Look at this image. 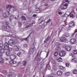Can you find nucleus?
Masks as SVG:
<instances>
[{"mask_svg":"<svg viewBox=\"0 0 77 77\" xmlns=\"http://www.w3.org/2000/svg\"><path fill=\"white\" fill-rule=\"evenodd\" d=\"M36 45V43L35 42H33L32 45H31V49L29 50L28 54L29 55H31V54L36 50V48L35 47Z\"/></svg>","mask_w":77,"mask_h":77,"instance_id":"obj_1","label":"nucleus"},{"mask_svg":"<svg viewBox=\"0 0 77 77\" xmlns=\"http://www.w3.org/2000/svg\"><path fill=\"white\" fill-rule=\"evenodd\" d=\"M63 47L64 48L66 51H70L71 50V48H72V46H68L64 45L63 46Z\"/></svg>","mask_w":77,"mask_h":77,"instance_id":"obj_2","label":"nucleus"},{"mask_svg":"<svg viewBox=\"0 0 77 77\" xmlns=\"http://www.w3.org/2000/svg\"><path fill=\"white\" fill-rule=\"evenodd\" d=\"M60 41L61 42H66V38L65 36L62 35L60 38Z\"/></svg>","mask_w":77,"mask_h":77,"instance_id":"obj_3","label":"nucleus"},{"mask_svg":"<svg viewBox=\"0 0 77 77\" xmlns=\"http://www.w3.org/2000/svg\"><path fill=\"white\" fill-rule=\"evenodd\" d=\"M60 44L59 43H56V45L57 48H56V50L58 52L60 51L61 50V48H60Z\"/></svg>","mask_w":77,"mask_h":77,"instance_id":"obj_4","label":"nucleus"},{"mask_svg":"<svg viewBox=\"0 0 77 77\" xmlns=\"http://www.w3.org/2000/svg\"><path fill=\"white\" fill-rule=\"evenodd\" d=\"M7 8H9V9L10 11H11V9H12L13 10V11H16V9H17V8H15L14 7H13L12 5H8L6 6Z\"/></svg>","mask_w":77,"mask_h":77,"instance_id":"obj_5","label":"nucleus"},{"mask_svg":"<svg viewBox=\"0 0 77 77\" xmlns=\"http://www.w3.org/2000/svg\"><path fill=\"white\" fill-rule=\"evenodd\" d=\"M70 44H75L77 42V40L76 38H72L70 40Z\"/></svg>","mask_w":77,"mask_h":77,"instance_id":"obj_6","label":"nucleus"},{"mask_svg":"<svg viewBox=\"0 0 77 77\" xmlns=\"http://www.w3.org/2000/svg\"><path fill=\"white\" fill-rule=\"evenodd\" d=\"M66 54V52L65 51H61L59 53V56L60 57H63L65 56Z\"/></svg>","mask_w":77,"mask_h":77,"instance_id":"obj_7","label":"nucleus"},{"mask_svg":"<svg viewBox=\"0 0 77 77\" xmlns=\"http://www.w3.org/2000/svg\"><path fill=\"white\" fill-rule=\"evenodd\" d=\"M14 51H18L19 50L20 48L18 46H14L13 47Z\"/></svg>","mask_w":77,"mask_h":77,"instance_id":"obj_8","label":"nucleus"},{"mask_svg":"<svg viewBox=\"0 0 77 77\" xmlns=\"http://www.w3.org/2000/svg\"><path fill=\"white\" fill-rule=\"evenodd\" d=\"M8 24H9V23L8 22H6V24L4 26V28L5 29H9L10 27H9V26L8 25Z\"/></svg>","mask_w":77,"mask_h":77,"instance_id":"obj_9","label":"nucleus"},{"mask_svg":"<svg viewBox=\"0 0 77 77\" xmlns=\"http://www.w3.org/2000/svg\"><path fill=\"white\" fill-rule=\"evenodd\" d=\"M16 56L14 54H11L10 56V59L11 60H14L15 59H16Z\"/></svg>","mask_w":77,"mask_h":77,"instance_id":"obj_10","label":"nucleus"},{"mask_svg":"<svg viewBox=\"0 0 77 77\" xmlns=\"http://www.w3.org/2000/svg\"><path fill=\"white\" fill-rule=\"evenodd\" d=\"M4 48L5 50H8L9 49V44L8 42H5V43Z\"/></svg>","mask_w":77,"mask_h":77,"instance_id":"obj_11","label":"nucleus"},{"mask_svg":"<svg viewBox=\"0 0 77 77\" xmlns=\"http://www.w3.org/2000/svg\"><path fill=\"white\" fill-rule=\"evenodd\" d=\"M69 25V27H71L72 28L73 27L75 26V24H74V23L72 22H70Z\"/></svg>","mask_w":77,"mask_h":77,"instance_id":"obj_12","label":"nucleus"},{"mask_svg":"<svg viewBox=\"0 0 77 77\" xmlns=\"http://www.w3.org/2000/svg\"><path fill=\"white\" fill-rule=\"evenodd\" d=\"M14 44V41H13V40L12 39H10L8 41V45H13Z\"/></svg>","mask_w":77,"mask_h":77,"instance_id":"obj_13","label":"nucleus"},{"mask_svg":"<svg viewBox=\"0 0 77 77\" xmlns=\"http://www.w3.org/2000/svg\"><path fill=\"white\" fill-rule=\"evenodd\" d=\"M17 63V62L14 60L13 61L12 60L10 62V64H11V65H14V64H15L16 63Z\"/></svg>","mask_w":77,"mask_h":77,"instance_id":"obj_14","label":"nucleus"},{"mask_svg":"<svg viewBox=\"0 0 77 77\" xmlns=\"http://www.w3.org/2000/svg\"><path fill=\"white\" fill-rule=\"evenodd\" d=\"M50 39V37L48 36L44 41L45 43H47V41H48Z\"/></svg>","mask_w":77,"mask_h":77,"instance_id":"obj_15","label":"nucleus"},{"mask_svg":"<svg viewBox=\"0 0 77 77\" xmlns=\"http://www.w3.org/2000/svg\"><path fill=\"white\" fill-rule=\"evenodd\" d=\"M57 74L58 75H62V72L61 71H58L57 72Z\"/></svg>","mask_w":77,"mask_h":77,"instance_id":"obj_16","label":"nucleus"},{"mask_svg":"<svg viewBox=\"0 0 77 77\" xmlns=\"http://www.w3.org/2000/svg\"><path fill=\"white\" fill-rule=\"evenodd\" d=\"M63 36H65V37H68L69 36V34L68 32H65L63 34Z\"/></svg>","mask_w":77,"mask_h":77,"instance_id":"obj_17","label":"nucleus"},{"mask_svg":"<svg viewBox=\"0 0 77 77\" xmlns=\"http://www.w3.org/2000/svg\"><path fill=\"white\" fill-rule=\"evenodd\" d=\"M5 62V60L3 58H0V64H2Z\"/></svg>","mask_w":77,"mask_h":77,"instance_id":"obj_18","label":"nucleus"},{"mask_svg":"<svg viewBox=\"0 0 77 77\" xmlns=\"http://www.w3.org/2000/svg\"><path fill=\"white\" fill-rule=\"evenodd\" d=\"M2 73H3V74H5V75H7V74H8V72H7V71L5 70H2Z\"/></svg>","mask_w":77,"mask_h":77,"instance_id":"obj_19","label":"nucleus"},{"mask_svg":"<svg viewBox=\"0 0 77 77\" xmlns=\"http://www.w3.org/2000/svg\"><path fill=\"white\" fill-rule=\"evenodd\" d=\"M17 55L19 57H21L22 56V52L21 51H20L19 53H17Z\"/></svg>","mask_w":77,"mask_h":77,"instance_id":"obj_20","label":"nucleus"},{"mask_svg":"<svg viewBox=\"0 0 77 77\" xmlns=\"http://www.w3.org/2000/svg\"><path fill=\"white\" fill-rule=\"evenodd\" d=\"M70 74L71 73H70V72H68L65 73V75L66 77H67L68 76H69Z\"/></svg>","mask_w":77,"mask_h":77,"instance_id":"obj_21","label":"nucleus"},{"mask_svg":"<svg viewBox=\"0 0 77 77\" xmlns=\"http://www.w3.org/2000/svg\"><path fill=\"white\" fill-rule=\"evenodd\" d=\"M69 15V17L71 18H74V17H75V16H74L73 14L72 13H70Z\"/></svg>","mask_w":77,"mask_h":77,"instance_id":"obj_22","label":"nucleus"},{"mask_svg":"<svg viewBox=\"0 0 77 77\" xmlns=\"http://www.w3.org/2000/svg\"><path fill=\"white\" fill-rule=\"evenodd\" d=\"M0 52L1 53H4L5 52V50L4 49H2L0 50Z\"/></svg>","mask_w":77,"mask_h":77,"instance_id":"obj_23","label":"nucleus"},{"mask_svg":"<svg viewBox=\"0 0 77 77\" xmlns=\"http://www.w3.org/2000/svg\"><path fill=\"white\" fill-rule=\"evenodd\" d=\"M58 62H62V59L61 57L59 58L57 60Z\"/></svg>","mask_w":77,"mask_h":77,"instance_id":"obj_24","label":"nucleus"},{"mask_svg":"<svg viewBox=\"0 0 77 77\" xmlns=\"http://www.w3.org/2000/svg\"><path fill=\"white\" fill-rule=\"evenodd\" d=\"M3 46V43L2 41H0V47H2Z\"/></svg>","mask_w":77,"mask_h":77,"instance_id":"obj_25","label":"nucleus"},{"mask_svg":"<svg viewBox=\"0 0 77 77\" xmlns=\"http://www.w3.org/2000/svg\"><path fill=\"white\" fill-rule=\"evenodd\" d=\"M21 18L22 19V20H24V21H26V17L22 16L21 17Z\"/></svg>","mask_w":77,"mask_h":77,"instance_id":"obj_26","label":"nucleus"},{"mask_svg":"<svg viewBox=\"0 0 77 77\" xmlns=\"http://www.w3.org/2000/svg\"><path fill=\"white\" fill-rule=\"evenodd\" d=\"M41 59H42V58L41 57H39L37 58V62H39L40 61Z\"/></svg>","mask_w":77,"mask_h":77,"instance_id":"obj_27","label":"nucleus"},{"mask_svg":"<svg viewBox=\"0 0 77 77\" xmlns=\"http://www.w3.org/2000/svg\"><path fill=\"white\" fill-rule=\"evenodd\" d=\"M72 60L73 61V62H74V63H76L77 62V59L75 58H74Z\"/></svg>","mask_w":77,"mask_h":77,"instance_id":"obj_28","label":"nucleus"},{"mask_svg":"<svg viewBox=\"0 0 77 77\" xmlns=\"http://www.w3.org/2000/svg\"><path fill=\"white\" fill-rule=\"evenodd\" d=\"M30 35H31V34H30L26 38H24V40H25V41H27L29 39V37L30 36Z\"/></svg>","mask_w":77,"mask_h":77,"instance_id":"obj_29","label":"nucleus"},{"mask_svg":"<svg viewBox=\"0 0 77 77\" xmlns=\"http://www.w3.org/2000/svg\"><path fill=\"white\" fill-rule=\"evenodd\" d=\"M5 14L6 15V17H8V15H9V11H7L5 12Z\"/></svg>","mask_w":77,"mask_h":77,"instance_id":"obj_30","label":"nucleus"},{"mask_svg":"<svg viewBox=\"0 0 77 77\" xmlns=\"http://www.w3.org/2000/svg\"><path fill=\"white\" fill-rule=\"evenodd\" d=\"M73 73L74 74H77V70L76 69H74L73 70Z\"/></svg>","mask_w":77,"mask_h":77,"instance_id":"obj_31","label":"nucleus"},{"mask_svg":"<svg viewBox=\"0 0 77 77\" xmlns=\"http://www.w3.org/2000/svg\"><path fill=\"white\" fill-rule=\"evenodd\" d=\"M22 25V24H21V23L20 22H18V26L19 27H21Z\"/></svg>","mask_w":77,"mask_h":77,"instance_id":"obj_32","label":"nucleus"},{"mask_svg":"<svg viewBox=\"0 0 77 77\" xmlns=\"http://www.w3.org/2000/svg\"><path fill=\"white\" fill-rule=\"evenodd\" d=\"M73 53L74 54H77V50H73Z\"/></svg>","mask_w":77,"mask_h":77,"instance_id":"obj_33","label":"nucleus"},{"mask_svg":"<svg viewBox=\"0 0 77 77\" xmlns=\"http://www.w3.org/2000/svg\"><path fill=\"white\" fill-rule=\"evenodd\" d=\"M58 53H57V52L56 51L54 53V56H55V57H56L57 56H58Z\"/></svg>","mask_w":77,"mask_h":77,"instance_id":"obj_34","label":"nucleus"},{"mask_svg":"<svg viewBox=\"0 0 77 77\" xmlns=\"http://www.w3.org/2000/svg\"><path fill=\"white\" fill-rule=\"evenodd\" d=\"M68 16H69V15H68V14H66L63 15L62 17H67Z\"/></svg>","mask_w":77,"mask_h":77,"instance_id":"obj_35","label":"nucleus"},{"mask_svg":"<svg viewBox=\"0 0 77 77\" xmlns=\"http://www.w3.org/2000/svg\"><path fill=\"white\" fill-rule=\"evenodd\" d=\"M60 69H62L63 70V69H65V67H63V66H61L60 67Z\"/></svg>","mask_w":77,"mask_h":77,"instance_id":"obj_36","label":"nucleus"},{"mask_svg":"<svg viewBox=\"0 0 77 77\" xmlns=\"http://www.w3.org/2000/svg\"><path fill=\"white\" fill-rule=\"evenodd\" d=\"M5 54L6 56H9V53L8 52H5Z\"/></svg>","mask_w":77,"mask_h":77,"instance_id":"obj_37","label":"nucleus"},{"mask_svg":"<svg viewBox=\"0 0 77 77\" xmlns=\"http://www.w3.org/2000/svg\"><path fill=\"white\" fill-rule=\"evenodd\" d=\"M32 26V24L31 25V24H29V25L26 26L25 27V28H28L29 27H31Z\"/></svg>","mask_w":77,"mask_h":77,"instance_id":"obj_38","label":"nucleus"},{"mask_svg":"<svg viewBox=\"0 0 77 77\" xmlns=\"http://www.w3.org/2000/svg\"><path fill=\"white\" fill-rule=\"evenodd\" d=\"M13 19H13V16H11L10 18V21H12V20Z\"/></svg>","mask_w":77,"mask_h":77,"instance_id":"obj_39","label":"nucleus"},{"mask_svg":"<svg viewBox=\"0 0 77 77\" xmlns=\"http://www.w3.org/2000/svg\"><path fill=\"white\" fill-rule=\"evenodd\" d=\"M25 68V66L24 65H22L20 67V68L21 69H23Z\"/></svg>","mask_w":77,"mask_h":77,"instance_id":"obj_40","label":"nucleus"},{"mask_svg":"<svg viewBox=\"0 0 77 77\" xmlns=\"http://www.w3.org/2000/svg\"><path fill=\"white\" fill-rule=\"evenodd\" d=\"M27 63V61H23V65L25 66L26 65V64Z\"/></svg>","mask_w":77,"mask_h":77,"instance_id":"obj_41","label":"nucleus"},{"mask_svg":"<svg viewBox=\"0 0 77 77\" xmlns=\"http://www.w3.org/2000/svg\"><path fill=\"white\" fill-rule=\"evenodd\" d=\"M58 12L59 15H62V12H61V11L60 10H59Z\"/></svg>","mask_w":77,"mask_h":77,"instance_id":"obj_42","label":"nucleus"},{"mask_svg":"<svg viewBox=\"0 0 77 77\" xmlns=\"http://www.w3.org/2000/svg\"><path fill=\"white\" fill-rule=\"evenodd\" d=\"M63 30L62 29H59V32H58V35H59L60 34V32H61Z\"/></svg>","mask_w":77,"mask_h":77,"instance_id":"obj_43","label":"nucleus"},{"mask_svg":"<svg viewBox=\"0 0 77 77\" xmlns=\"http://www.w3.org/2000/svg\"><path fill=\"white\" fill-rule=\"evenodd\" d=\"M53 69L54 71H57V67H53Z\"/></svg>","mask_w":77,"mask_h":77,"instance_id":"obj_44","label":"nucleus"},{"mask_svg":"<svg viewBox=\"0 0 77 77\" xmlns=\"http://www.w3.org/2000/svg\"><path fill=\"white\" fill-rule=\"evenodd\" d=\"M38 11H39V9L38 8H37L36 7V8L35 9V12H38Z\"/></svg>","mask_w":77,"mask_h":77,"instance_id":"obj_45","label":"nucleus"},{"mask_svg":"<svg viewBox=\"0 0 77 77\" xmlns=\"http://www.w3.org/2000/svg\"><path fill=\"white\" fill-rule=\"evenodd\" d=\"M51 22V19H49L46 22V24H47V23H49Z\"/></svg>","mask_w":77,"mask_h":77,"instance_id":"obj_46","label":"nucleus"},{"mask_svg":"<svg viewBox=\"0 0 77 77\" xmlns=\"http://www.w3.org/2000/svg\"><path fill=\"white\" fill-rule=\"evenodd\" d=\"M70 27H67V31H70V30H71V29L70 28Z\"/></svg>","mask_w":77,"mask_h":77,"instance_id":"obj_47","label":"nucleus"},{"mask_svg":"<svg viewBox=\"0 0 77 77\" xmlns=\"http://www.w3.org/2000/svg\"><path fill=\"white\" fill-rule=\"evenodd\" d=\"M17 42H18V41L17 40V39L15 40L14 42V44H17Z\"/></svg>","mask_w":77,"mask_h":77,"instance_id":"obj_48","label":"nucleus"},{"mask_svg":"<svg viewBox=\"0 0 77 77\" xmlns=\"http://www.w3.org/2000/svg\"><path fill=\"white\" fill-rule=\"evenodd\" d=\"M12 36L13 37V38H16L17 37L14 34H12Z\"/></svg>","mask_w":77,"mask_h":77,"instance_id":"obj_49","label":"nucleus"},{"mask_svg":"<svg viewBox=\"0 0 77 77\" xmlns=\"http://www.w3.org/2000/svg\"><path fill=\"white\" fill-rule=\"evenodd\" d=\"M27 45L26 44H24L23 45V47H25V48H26L27 47Z\"/></svg>","mask_w":77,"mask_h":77,"instance_id":"obj_50","label":"nucleus"},{"mask_svg":"<svg viewBox=\"0 0 77 77\" xmlns=\"http://www.w3.org/2000/svg\"><path fill=\"white\" fill-rule=\"evenodd\" d=\"M48 64H49V63L48 64H47L46 65V68H45V69H47V68H48Z\"/></svg>","mask_w":77,"mask_h":77,"instance_id":"obj_51","label":"nucleus"},{"mask_svg":"<svg viewBox=\"0 0 77 77\" xmlns=\"http://www.w3.org/2000/svg\"><path fill=\"white\" fill-rule=\"evenodd\" d=\"M44 6H48V4L47 3H45L44 4Z\"/></svg>","mask_w":77,"mask_h":77,"instance_id":"obj_52","label":"nucleus"},{"mask_svg":"<svg viewBox=\"0 0 77 77\" xmlns=\"http://www.w3.org/2000/svg\"><path fill=\"white\" fill-rule=\"evenodd\" d=\"M64 27H65V25H62V27L61 28V29H62V30L64 28Z\"/></svg>","mask_w":77,"mask_h":77,"instance_id":"obj_53","label":"nucleus"},{"mask_svg":"<svg viewBox=\"0 0 77 77\" xmlns=\"http://www.w3.org/2000/svg\"><path fill=\"white\" fill-rule=\"evenodd\" d=\"M18 77H22V74H19L18 75Z\"/></svg>","mask_w":77,"mask_h":77,"instance_id":"obj_54","label":"nucleus"},{"mask_svg":"<svg viewBox=\"0 0 77 77\" xmlns=\"http://www.w3.org/2000/svg\"><path fill=\"white\" fill-rule=\"evenodd\" d=\"M64 6H66L68 7V4H64L63 5Z\"/></svg>","mask_w":77,"mask_h":77,"instance_id":"obj_55","label":"nucleus"},{"mask_svg":"<svg viewBox=\"0 0 77 77\" xmlns=\"http://www.w3.org/2000/svg\"><path fill=\"white\" fill-rule=\"evenodd\" d=\"M20 40L21 41H23L24 39V38H20Z\"/></svg>","mask_w":77,"mask_h":77,"instance_id":"obj_56","label":"nucleus"},{"mask_svg":"<svg viewBox=\"0 0 77 77\" xmlns=\"http://www.w3.org/2000/svg\"><path fill=\"white\" fill-rule=\"evenodd\" d=\"M13 19H16V20L17 17H16L15 16H13Z\"/></svg>","mask_w":77,"mask_h":77,"instance_id":"obj_57","label":"nucleus"},{"mask_svg":"<svg viewBox=\"0 0 77 77\" xmlns=\"http://www.w3.org/2000/svg\"><path fill=\"white\" fill-rule=\"evenodd\" d=\"M37 15L36 14H34L33 15L32 17H36V16Z\"/></svg>","mask_w":77,"mask_h":77,"instance_id":"obj_58","label":"nucleus"},{"mask_svg":"<svg viewBox=\"0 0 77 77\" xmlns=\"http://www.w3.org/2000/svg\"><path fill=\"white\" fill-rule=\"evenodd\" d=\"M63 7H64V9H68V7L63 6Z\"/></svg>","mask_w":77,"mask_h":77,"instance_id":"obj_59","label":"nucleus"},{"mask_svg":"<svg viewBox=\"0 0 77 77\" xmlns=\"http://www.w3.org/2000/svg\"><path fill=\"white\" fill-rule=\"evenodd\" d=\"M60 9L61 10H65V9L63 7H61Z\"/></svg>","mask_w":77,"mask_h":77,"instance_id":"obj_60","label":"nucleus"},{"mask_svg":"<svg viewBox=\"0 0 77 77\" xmlns=\"http://www.w3.org/2000/svg\"><path fill=\"white\" fill-rule=\"evenodd\" d=\"M2 56H3L2 53L1 52H0V57H2Z\"/></svg>","mask_w":77,"mask_h":77,"instance_id":"obj_61","label":"nucleus"},{"mask_svg":"<svg viewBox=\"0 0 77 77\" xmlns=\"http://www.w3.org/2000/svg\"><path fill=\"white\" fill-rule=\"evenodd\" d=\"M65 2H67V3H69V1H68V0H65Z\"/></svg>","mask_w":77,"mask_h":77,"instance_id":"obj_62","label":"nucleus"},{"mask_svg":"<svg viewBox=\"0 0 77 77\" xmlns=\"http://www.w3.org/2000/svg\"><path fill=\"white\" fill-rule=\"evenodd\" d=\"M65 65H66V66H67L68 67V66H69V64H68L66 63Z\"/></svg>","mask_w":77,"mask_h":77,"instance_id":"obj_63","label":"nucleus"},{"mask_svg":"<svg viewBox=\"0 0 77 77\" xmlns=\"http://www.w3.org/2000/svg\"><path fill=\"white\" fill-rule=\"evenodd\" d=\"M8 77H12V76H11V75H8Z\"/></svg>","mask_w":77,"mask_h":77,"instance_id":"obj_64","label":"nucleus"}]
</instances>
